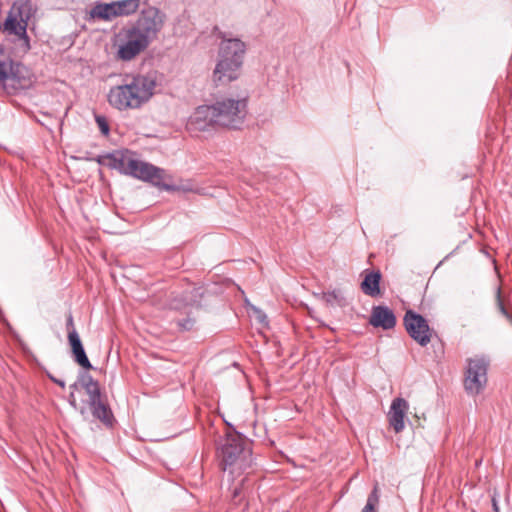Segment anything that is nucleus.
Here are the masks:
<instances>
[{"instance_id":"obj_1","label":"nucleus","mask_w":512,"mask_h":512,"mask_svg":"<svg viewBox=\"0 0 512 512\" xmlns=\"http://www.w3.org/2000/svg\"><path fill=\"white\" fill-rule=\"evenodd\" d=\"M95 161L119 173L149 182L152 185L165 191H178L179 187L163 182L165 170L151 163L135 158L132 151L128 149L114 150L110 153L98 155Z\"/></svg>"},{"instance_id":"obj_2","label":"nucleus","mask_w":512,"mask_h":512,"mask_svg":"<svg viewBox=\"0 0 512 512\" xmlns=\"http://www.w3.org/2000/svg\"><path fill=\"white\" fill-rule=\"evenodd\" d=\"M165 16L155 7L141 11L135 23L125 30V43L118 49V57L129 61L144 51L157 38L164 25Z\"/></svg>"},{"instance_id":"obj_3","label":"nucleus","mask_w":512,"mask_h":512,"mask_svg":"<svg viewBox=\"0 0 512 512\" xmlns=\"http://www.w3.org/2000/svg\"><path fill=\"white\" fill-rule=\"evenodd\" d=\"M216 452L219 466L227 474L229 481L244 473L253 462L251 442L234 429L219 437Z\"/></svg>"},{"instance_id":"obj_4","label":"nucleus","mask_w":512,"mask_h":512,"mask_svg":"<svg viewBox=\"0 0 512 512\" xmlns=\"http://www.w3.org/2000/svg\"><path fill=\"white\" fill-rule=\"evenodd\" d=\"M155 88V73L137 74L127 77L124 84L112 87L108 102L120 111L139 109L151 99Z\"/></svg>"},{"instance_id":"obj_5","label":"nucleus","mask_w":512,"mask_h":512,"mask_svg":"<svg viewBox=\"0 0 512 512\" xmlns=\"http://www.w3.org/2000/svg\"><path fill=\"white\" fill-rule=\"evenodd\" d=\"M222 39L219 44L217 63L212 74L213 82L226 85L239 78L246 53V44L238 38H226L219 32Z\"/></svg>"},{"instance_id":"obj_6","label":"nucleus","mask_w":512,"mask_h":512,"mask_svg":"<svg viewBox=\"0 0 512 512\" xmlns=\"http://www.w3.org/2000/svg\"><path fill=\"white\" fill-rule=\"evenodd\" d=\"M33 73L21 63H14L0 47V84L8 94H17L32 87Z\"/></svg>"},{"instance_id":"obj_7","label":"nucleus","mask_w":512,"mask_h":512,"mask_svg":"<svg viewBox=\"0 0 512 512\" xmlns=\"http://www.w3.org/2000/svg\"><path fill=\"white\" fill-rule=\"evenodd\" d=\"M216 125L228 129H239L247 114V101L243 99L222 98L213 105Z\"/></svg>"},{"instance_id":"obj_8","label":"nucleus","mask_w":512,"mask_h":512,"mask_svg":"<svg viewBox=\"0 0 512 512\" xmlns=\"http://www.w3.org/2000/svg\"><path fill=\"white\" fill-rule=\"evenodd\" d=\"M204 292L205 289L203 287H192L169 301V308L171 310L184 311L187 314L185 318L175 320L180 331H191L194 329L196 317L192 314L191 309H199L201 307Z\"/></svg>"},{"instance_id":"obj_9","label":"nucleus","mask_w":512,"mask_h":512,"mask_svg":"<svg viewBox=\"0 0 512 512\" xmlns=\"http://www.w3.org/2000/svg\"><path fill=\"white\" fill-rule=\"evenodd\" d=\"M489 362L484 357H473L466 360L463 385L467 394L476 396L482 393L487 385Z\"/></svg>"},{"instance_id":"obj_10","label":"nucleus","mask_w":512,"mask_h":512,"mask_svg":"<svg viewBox=\"0 0 512 512\" xmlns=\"http://www.w3.org/2000/svg\"><path fill=\"white\" fill-rule=\"evenodd\" d=\"M19 14L20 19L12 13H9L2 24V32L13 35V43L16 52L25 55L31 49L30 38L27 34L28 18L24 19L21 16V12Z\"/></svg>"},{"instance_id":"obj_11","label":"nucleus","mask_w":512,"mask_h":512,"mask_svg":"<svg viewBox=\"0 0 512 512\" xmlns=\"http://www.w3.org/2000/svg\"><path fill=\"white\" fill-rule=\"evenodd\" d=\"M403 323L409 336L420 346L424 347L431 341L432 330L422 315L408 310L404 315Z\"/></svg>"},{"instance_id":"obj_12","label":"nucleus","mask_w":512,"mask_h":512,"mask_svg":"<svg viewBox=\"0 0 512 512\" xmlns=\"http://www.w3.org/2000/svg\"><path fill=\"white\" fill-rule=\"evenodd\" d=\"M214 126L217 125L212 105L199 106L187 122V128L192 132L209 131Z\"/></svg>"},{"instance_id":"obj_13","label":"nucleus","mask_w":512,"mask_h":512,"mask_svg":"<svg viewBox=\"0 0 512 512\" xmlns=\"http://www.w3.org/2000/svg\"><path fill=\"white\" fill-rule=\"evenodd\" d=\"M88 405L95 419L99 420L108 428L113 427L115 417L109 406L106 395L100 393L97 396L88 398Z\"/></svg>"},{"instance_id":"obj_14","label":"nucleus","mask_w":512,"mask_h":512,"mask_svg":"<svg viewBox=\"0 0 512 512\" xmlns=\"http://www.w3.org/2000/svg\"><path fill=\"white\" fill-rule=\"evenodd\" d=\"M408 408V402L401 397L395 398L391 403L388 413L389 424L396 433L401 432L405 427L404 419Z\"/></svg>"},{"instance_id":"obj_15","label":"nucleus","mask_w":512,"mask_h":512,"mask_svg":"<svg viewBox=\"0 0 512 512\" xmlns=\"http://www.w3.org/2000/svg\"><path fill=\"white\" fill-rule=\"evenodd\" d=\"M369 323L373 327L390 330L396 325V317L393 311L387 306H374L371 311Z\"/></svg>"},{"instance_id":"obj_16","label":"nucleus","mask_w":512,"mask_h":512,"mask_svg":"<svg viewBox=\"0 0 512 512\" xmlns=\"http://www.w3.org/2000/svg\"><path fill=\"white\" fill-rule=\"evenodd\" d=\"M362 275L363 280L360 284L361 291L372 298L380 297L382 295L380 289L382 274L380 270L365 269Z\"/></svg>"},{"instance_id":"obj_17","label":"nucleus","mask_w":512,"mask_h":512,"mask_svg":"<svg viewBox=\"0 0 512 512\" xmlns=\"http://www.w3.org/2000/svg\"><path fill=\"white\" fill-rule=\"evenodd\" d=\"M68 343L71 347V352L74 358V361L84 369H92V365L86 355L84 350L82 341L80 339L79 334L72 333L68 335Z\"/></svg>"},{"instance_id":"obj_18","label":"nucleus","mask_w":512,"mask_h":512,"mask_svg":"<svg viewBox=\"0 0 512 512\" xmlns=\"http://www.w3.org/2000/svg\"><path fill=\"white\" fill-rule=\"evenodd\" d=\"M78 384L85 390L88 398L102 393L98 381L94 380L93 377L86 372L81 373L78 377V382L72 384L70 388L76 389Z\"/></svg>"},{"instance_id":"obj_19","label":"nucleus","mask_w":512,"mask_h":512,"mask_svg":"<svg viewBox=\"0 0 512 512\" xmlns=\"http://www.w3.org/2000/svg\"><path fill=\"white\" fill-rule=\"evenodd\" d=\"M90 17L92 19H101L110 21L117 17V12L114 2L111 3H98L90 10Z\"/></svg>"},{"instance_id":"obj_20","label":"nucleus","mask_w":512,"mask_h":512,"mask_svg":"<svg viewBox=\"0 0 512 512\" xmlns=\"http://www.w3.org/2000/svg\"><path fill=\"white\" fill-rule=\"evenodd\" d=\"M117 17L128 16L135 13L140 5V0H119L114 1Z\"/></svg>"},{"instance_id":"obj_21","label":"nucleus","mask_w":512,"mask_h":512,"mask_svg":"<svg viewBox=\"0 0 512 512\" xmlns=\"http://www.w3.org/2000/svg\"><path fill=\"white\" fill-rule=\"evenodd\" d=\"M322 299L328 304V305H343L344 298L341 295L339 291H331V292H325L322 294Z\"/></svg>"},{"instance_id":"obj_22","label":"nucleus","mask_w":512,"mask_h":512,"mask_svg":"<svg viewBox=\"0 0 512 512\" xmlns=\"http://www.w3.org/2000/svg\"><path fill=\"white\" fill-rule=\"evenodd\" d=\"M379 502V495H378V488L377 486L374 487L372 492L369 494L367 503L362 509L361 512H376L375 507Z\"/></svg>"},{"instance_id":"obj_23","label":"nucleus","mask_w":512,"mask_h":512,"mask_svg":"<svg viewBox=\"0 0 512 512\" xmlns=\"http://www.w3.org/2000/svg\"><path fill=\"white\" fill-rule=\"evenodd\" d=\"M496 304L499 312L508 320V322L512 325V313H510L505 307L503 300L501 298V288H497L496 292Z\"/></svg>"},{"instance_id":"obj_24","label":"nucleus","mask_w":512,"mask_h":512,"mask_svg":"<svg viewBox=\"0 0 512 512\" xmlns=\"http://www.w3.org/2000/svg\"><path fill=\"white\" fill-rule=\"evenodd\" d=\"M246 481V478H243L239 484L233 487L232 489V500L235 504H239L241 499H238L242 494V487Z\"/></svg>"},{"instance_id":"obj_25","label":"nucleus","mask_w":512,"mask_h":512,"mask_svg":"<svg viewBox=\"0 0 512 512\" xmlns=\"http://www.w3.org/2000/svg\"><path fill=\"white\" fill-rule=\"evenodd\" d=\"M96 122L98 124V127L100 129V131L105 135L107 136L109 134V124L108 122L106 121L105 117L103 116H97L96 117Z\"/></svg>"},{"instance_id":"obj_26","label":"nucleus","mask_w":512,"mask_h":512,"mask_svg":"<svg viewBox=\"0 0 512 512\" xmlns=\"http://www.w3.org/2000/svg\"><path fill=\"white\" fill-rule=\"evenodd\" d=\"M66 330L68 332V335H71L72 333L78 334V332H77V330L75 328V325H74V320H73L72 313H68V315H67Z\"/></svg>"},{"instance_id":"obj_27","label":"nucleus","mask_w":512,"mask_h":512,"mask_svg":"<svg viewBox=\"0 0 512 512\" xmlns=\"http://www.w3.org/2000/svg\"><path fill=\"white\" fill-rule=\"evenodd\" d=\"M257 319L262 324H267V316L262 313L260 310L257 311Z\"/></svg>"},{"instance_id":"obj_28","label":"nucleus","mask_w":512,"mask_h":512,"mask_svg":"<svg viewBox=\"0 0 512 512\" xmlns=\"http://www.w3.org/2000/svg\"><path fill=\"white\" fill-rule=\"evenodd\" d=\"M492 506L494 512H499V506L495 496L492 497Z\"/></svg>"},{"instance_id":"obj_29","label":"nucleus","mask_w":512,"mask_h":512,"mask_svg":"<svg viewBox=\"0 0 512 512\" xmlns=\"http://www.w3.org/2000/svg\"><path fill=\"white\" fill-rule=\"evenodd\" d=\"M53 382L55 384H57L58 386H60L61 388H63V389L65 388V381L60 380V379H53Z\"/></svg>"},{"instance_id":"obj_30","label":"nucleus","mask_w":512,"mask_h":512,"mask_svg":"<svg viewBox=\"0 0 512 512\" xmlns=\"http://www.w3.org/2000/svg\"><path fill=\"white\" fill-rule=\"evenodd\" d=\"M70 397L72 398V400H70V404L75 407L76 406V400L74 398V394L71 393Z\"/></svg>"},{"instance_id":"obj_31","label":"nucleus","mask_w":512,"mask_h":512,"mask_svg":"<svg viewBox=\"0 0 512 512\" xmlns=\"http://www.w3.org/2000/svg\"><path fill=\"white\" fill-rule=\"evenodd\" d=\"M80 413H81L82 416H85V414H86L85 408H81Z\"/></svg>"},{"instance_id":"obj_32","label":"nucleus","mask_w":512,"mask_h":512,"mask_svg":"<svg viewBox=\"0 0 512 512\" xmlns=\"http://www.w3.org/2000/svg\"><path fill=\"white\" fill-rule=\"evenodd\" d=\"M47 376L49 377V379H50L51 381H53V379H56L54 376H52V375H51V374H49V373L47 374Z\"/></svg>"},{"instance_id":"obj_33","label":"nucleus","mask_w":512,"mask_h":512,"mask_svg":"<svg viewBox=\"0 0 512 512\" xmlns=\"http://www.w3.org/2000/svg\"><path fill=\"white\" fill-rule=\"evenodd\" d=\"M0 29H2V25L0 24Z\"/></svg>"}]
</instances>
